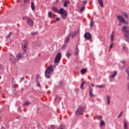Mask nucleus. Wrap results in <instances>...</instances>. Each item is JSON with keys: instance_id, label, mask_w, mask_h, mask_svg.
<instances>
[{"instance_id": "1a4fd4ad", "label": "nucleus", "mask_w": 129, "mask_h": 129, "mask_svg": "<svg viewBox=\"0 0 129 129\" xmlns=\"http://www.w3.org/2000/svg\"><path fill=\"white\" fill-rule=\"evenodd\" d=\"M26 23H27L28 26L30 27H33L34 26V21L31 18H29L27 20H26Z\"/></svg>"}, {"instance_id": "7c9ffc66", "label": "nucleus", "mask_w": 129, "mask_h": 129, "mask_svg": "<svg viewBox=\"0 0 129 129\" xmlns=\"http://www.w3.org/2000/svg\"><path fill=\"white\" fill-rule=\"evenodd\" d=\"M126 73H127V80H129V70H128V69H126Z\"/></svg>"}, {"instance_id": "e433bc0d", "label": "nucleus", "mask_w": 129, "mask_h": 129, "mask_svg": "<svg viewBox=\"0 0 129 129\" xmlns=\"http://www.w3.org/2000/svg\"><path fill=\"white\" fill-rule=\"evenodd\" d=\"M38 34V32H32L31 34V36H35V35H37Z\"/></svg>"}, {"instance_id": "5fc2aeb1", "label": "nucleus", "mask_w": 129, "mask_h": 129, "mask_svg": "<svg viewBox=\"0 0 129 129\" xmlns=\"http://www.w3.org/2000/svg\"><path fill=\"white\" fill-rule=\"evenodd\" d=\"M1 68H3V66L0 64V69H1Z\"/></svg>"}, {"instance_id": "603ef678", "label": "nucleus", "mask_w": 129, "mask_h": 129, "mask_svg": "<svg viewBox=\"0 0 129 129\" xmlns=\"http://www.w3.org/2000/svg\"><path fill=\"white\" fill-rule=\"evenodd\" d=\"M91 86H92L93 87H94V84H91Z\"/></svg>"}, {"instance_id": "b1692460", "label": "nucleus", "mask_w": 129, "mask_h": 129, "mask_svg": "<svg viewBox=\"0 0 129 129\" xmlns=\"http://www.w3.org/2000/svg\"><path fill=\"white\" fill-rule=\"evenodd\" d=\"M31 7L32 11H35V4L34 2L31 3Z\"/></svg>"}, {"instance_id": "8fccbe9b", "label": "nucleus", "mask_w": 129, "mask_h": 129, "mask_svg": "<svg viewBox=\"0 0 129 129\" xmlns=\"http://www.w3.org/2000/svg\"><path fill=\"white\" fill-rule=\"evenodd\" d=\"M60 20V19H59V18H56V21H57L58 22V21H59Z\"/></svg>"}, {"instance_id": "864d4df0", "label": "nucleus", "mask_w": 129, "mask_h": 129, "mask_svg": "<svg viewBox=\"0 0 129 129\" xmlns=\"http://www.w3.org/2000/svg\"><path fill=\"white\" fill-rule=\"evenodd\" d=\"M127 86L128 87V89L129 90V83H128V84L127 85Z\"/></svg>"}, {"instance_id": "bf43d9fd", "label": "nucleus", "mask_w": 129, "mask_h": 129, "mask_svg": "<svg viewBox=\"0 0 129 129\" xmlns=\"http://www.w3.org/2000/svg\"><path fill=\"white\" fill-rule=\"evenodd\" d=\"M19 0H18L17 1V3L19 4Z\"/></svg>"}, {"instance_id": "6e6d98bb", "label": "nucleus", "mask_w": 129, "mask_h": 129, "mask_svg": "<svg viewBox=\"0 0 129 129\" xmlns=\"http://www.w3.org/2000/svg\"><path fill=\"white\" fill-rule=\"evenodd\" d=\"M62 83H63V82H62V81L59 82V84H62Z\"/></svg>"}, {"instance_id": "4d7b16f0", "label": "nucleus", "mask_w": 129, "mask_h": 129, "mask_svg": "<svg viewBox=\"0 0 129 129\" xmlns=\"http://www.w3.org/2000/svg\"><path fill=\"white\" fill-rule=\"evenodd\" d=\"M51 129H54V127L53 126V125H51Z\"/></svg>"}, {"instance_id": "a19ab883", "label": "nucleus", "mask_w": 129, "mask_h": 129, "mask_svg": "<svg viewBox=\"0 0 129 129\" xmlns=\"http://www.w3.org/2000/svg\"><path fill=\"white\" fill-rule=\"evenodd\" d=\"M84 9H85V7H81L80 8V12H81V13H82V12H83V11H84Z\"/></svg>"}, {"instance_id": "f03ea898", "label": "nucleus", "mask_w": 129, "mask_h": 129, "mask_svg": "<svg viewBox=\"0 0 129 129\" xmlns=\"http://www.w3.org/2000/svg\"><path fill=\"white\" fill-rule=\"evenodd\" d=\"M58 14H60L62 19H63V20H66L68 13H67V11L64 10V9L60 8L58 11Z\"/></svg>"}, {"instance_id": "2f4dec72", "label": "nucleus", "mask_w": 129, "mask_h": 129, "mask_svg": "<svg viewBox=\"0 0 129 129\" xmlns=\"http://www.w3.org/2000/svg\"><path fill=\"white\" fill-rule=\"evenodd\" d=\"M123 16H124V18H125L126 19H128V16L127 15V13H123Z\"/></svg>"}, {"instance_id": "de8ad7c7", "label": "nucleus", "mask_w": 129, "mask_h": 129, "mask_svg": "<svg viewBox=\"0 0 129 129\" xmlns=\"http://www.w3.org/2000/svg\"><path fill=\"white\" fill-rule=\"evenodd\" d=\"M30 0H24V3H25V4H27V3H28V2H29Z\"/></svg>"}, {"instance_id": "f8f14e48", "label": "nucleus", "mask_w": 129, "mask_h": 129, "mask_svg": "<svg viewBox=\"0 0 129 129\" xmlns=\"http://www.w3.org/2000/svg\"><path fill=\"white\" fill-rule=\"evenodd\" d=\"M128 122H127V121H126V120H124L123 121V127L124 129H128Z\"/></svg>"}, {"instance_id": "49530a36", "label": "nucleus", "mask_w": 129, "mask_h": 129, "mask_svg": "<svg viewBox=\"0 0 129 129\" xmlns=\"http://www.w3.org/2000/svg\"><path fill=\"white\" fill-rule=\"evenodd\" d=\"M83 3V5H86V4H87V0L84 1Z\"/></svg>"}, {"instance_id": "0eeeda50", "label": "nucleus", "mask_w": 129, "mask_h": 129, "mask_svg": "<svg viewBox=\"0 0 129 129\" xmlns=\"http://www.w3.org/2000/svg\"><path fill=\"white\" fill-rule=\"evenodd\" d=\"M61 53L58 52L54 58V63H59L60 62V60H61Z\"/></svg>"}, {"instance_id": "3c124183", "label": "nucleus", "mask_w": 129, "mask_h": 129, "mask_svg": "<svg viewBox=\"0 0 129 129\" xmlns=\"http://www.w3.org/2000/svg\"><path fill=\"white\" fill-rule=\"evenodd\" d=\"M15 82V79L13 78L12 79V83H14Z\"/></svg>"}, {"instance_id": "20e7f679", "label": "nucleus", "mask_w": 129, "mask_h": 129, "mask_svg": "<svg viewBox=\"0 0 129 129\" xmlns=\"http://www.w3.org/2000/svg\"><path fill=\"white\" fill-rule=\"evenodd\" d=\"M84 112V107H79L76 111V114L77 115H81Z\"/></svg>"}, {"instance_id": "79ce46f5", "label": "nucleus", "mask_w": 129, "mask_h": 129, "mask_svg": "<svg viewBox=\"0 0 129 129\" xmlns=\"http://www.w3.org/2000/svg\"><path fill=\"white\" fill-rule=\"evenodd\" d=\"M25 80V77H22L20 81V83H22V81H24Z\"/></svg>"}, {"instance_id": "5701e85b", "label": "nucleus", "mask_w": 129, "mask_h": 129, "mask_svg": "<svg viewBox=\"0 0 129 129\" xmlns=\"http://www.w3.org/2000/svg\"><path fill=\"white\" fill-rule=\"evenodd\" d=\"M116 74H117V71H115L113 73V74L111 75L110 77L111 78H113L114 77H115L116 76Z\"/></svg>"}, {"instance_id": "c756f323", "label": "nucleus", "mask_w": 129, "mask_h": 129, "mask_svg": "<svg viewBox=\"0 0 129 129\" xmlns=\"http://www.w3.org/2000/svg\"><path fill=\"white\" fill-rule=\"evenodd\" d=\"M29 17H28V16H23L22 17V19L23 20V21H25V20H26V21H28V19H29Z\"/></svg>"}, {"instance_id": "052dcab7", "label": "nucleus", "mask_w": 129, "mask_h": 129, "mask_svg": "<svg viewBox=\"0 0 129 129\" xmlns=\"http://www.w3.org/2000/svg\"><path fill=\"white\" fill-rule=\"evenodd\" d=\"M2 129H5V127H2Z\"/></svg>"}, {"instance_id": "412c9836", "label": "nucleus", "mask_w": 129, "mask_h": 129, "mask_svg": "<svg viewBox=\"0 0 129 129\" xmlns=\"http://www.w3.org/2000/svg\"><path fill=\"white\" fill-rule=\"evenodd\" d=\"M89 94L90 97H93L94 96V94H92V89L91 88H90Z\"/></svg>"}, {"instance_id": "7ed1b4c3", "label": "nucleus", "mask_w": 129, "mask_h": 129, "mask_svg": "<svg viewBox=\"0 0 129 129\" xmlns=\"http://www.w3.org/2000/svg\"><path fill=\"white\" fill-rule=\"evenodd\" d=\"M58 14H60L62 19H63V20H66L68 13H67V11L64 10V9L60 8L58 11Z\"/></svg>"}, {"instance_id": "a878e982", "label": "nucleus", "mask_w": 129, "mask_h": 129, "mask_svg": "<svg viewBox=\"0 0 129 129\" xmlns=\"http://www.w3.org/2000/svg\"><path fill=\"white\" fill-rule=\"evenodd\" d=\"M17 58L18 60H19V59H21L22 58V54L19 53L16 55Z\"/></svg>"}, {"instance_id": "aec40b11", "label": "nucleus", "mask_w": 129, "mask_h": 129, "mask_svg": "<svg viewBox=\"0 0 129 129\" xmlns=\"http://www.w3.org/2000/svg\"><path fill=\"white\" fill-rule=\"evenodd\" d=\"M35 45L37 47H40L42 45V42L41 41H36Z\"/></svg>"}, {"instance_id": "c85d7f7f", "label": "nucleus", "mask_w": 129, "mask_h": 129, "mask_svg": "<svg viewBox=\"0 0 129 129\" xmlns=\"http://www.w3.org/2000/svg\"><path fill=\"white\" fill-rule=\"evenodd\" d=\"M52 15H53V13L51 12H49L48 13V18H50V19H52Z\"/></svg>"}, {"instance_id": "680f3d73", "label": "nucleus", "mask_w": 129, "mask_h": 129, "mask_svg": "<svg viewBox=\"0 0 129 129\" xmlns=\"http://www.w3.org/2000/svg\"><path fill=\"white\" fill-rule=\"evenodd\" d=\"M56 3H58V2H59V1L58 0H56Z\"/></svg>"}, {"instance_id": "72a5a7b5", "label": "nucleus", "mask_w": 129, "mask_h": 129, "mask_svg": "<svg viewBox=\"0 0 129 129\" xmlns=\"http://www.w3.org/2000/svg\"><path fill=\"white\" fill-rule=\"evenodd\" d=\"M97 117L98 120H102V116L98 115Z\"/></svg>"}, {"instance_id": "c9c22d12", "label": "nucleus", "mask_w": 129, "mask_h": 129, "mask_svg": "<svg viewBox=\"0 0 129 129\" xmlns=\"http://www.w3.org/2000/svg\"><path fill=\"white\" fill-rule=\"evenodd\" d=\"M66 44L62 45L61 46V50H65V49H66Z\"/></svg>"}, {"instance_id": "393cba45", "label": "nucleus", "mask_w": 129, "mask_h": 129, "mask_svg": "<svg viewBox=\"0 0 129 129\" xmlns=\"http://www.w3.org/2000/svg\"><path fill=\"white\" fill-rule=\"evenodd\" d=\"M110 97H109V96L107 95V104L108 105H109V104H110Z\"/></svg>"}, {"instance_id": "f257e3e1", "label": "nucleus", "mask_w": 129, "mask_h": 129, "mask_svg": "<svg viewBox=\"0 0 129 129\" xmlns=\"http://www.w3.org/2000/svg\"><path fill=\"white\" fill-rule=\"evenodd\" d=\"M52 72H53V66H50L45 71V77H46L48 79L51 78V77L52 76Z\"/></svg>"}, {"instance_id": "bb28decb", "label": "nucleus", "mask_w": 129, "mask_h": 129, "mask_svg": "<svg viewBox=\"0 0 129 129\" xmlns=\"http://www.w3.org/2000/svg\"><path fill=\"white\" fill-rule=\"evenodd\" d=\"M81 73L83 75L85 74V73H86V70L85 69H82L81 70Z\"/></svg>"}, {"instance_id": "f704fd0d", "label": "nucleus", "mask_w": 129, "mask_h": 129, "mask_svg": "<svg viewBox=\"0 0 129 129\" xmlns=\"http://www.w3.org/2000/svg\"><path fill=\"white\" fill-rule=\"evenodd\" d=\"M94 25V22H93V20H91L90 22V26L91 27H93Z\"/></svg>"}, {"instance_id": "dca6fc26", "label": "nucleus", "mask_w": 129, "mask_h": 129, "mask_svg": "<svg viewBox=\"0 0 129 129\" xmlns=\"http://www.w3.org/2000/svg\"><path fill=\"white\" fill-rule=\"evenodd\" d=\"M68 5H70V1H67L63 4V7H68Z\"/></svg>"}, {"instance_id": "2eb2a0df", "label": "nucleus", "mask_w": 129, "mask_h": 129, "mask_svg": "<svg viewBox=\"0 0 129 129\" xmlns=\"http://www.w3.org/2000/svg\"><path fill=\"white\" fill-rule=\"evenodd\" d=\"M98 3L100 6V7H101V8H103V1L102 0H98Z\"/></svg>"}, {"instance_id": "ddd939ff", "label": "nucleus", "mask_w": 129, "mask_h": 129, "mask_svg": "<svg viewBox=\"0 0 129 129\" xmlns=\"http://www.w3.org/2000/svg\"><path fill=\"white\" fill-rule=\"evenodd\" d=\"M78 54H79V49L78 48V46H76L74 55H75V56H77Z\"/></svg>"}, {"instance_id": "39448f33", "label": "nucleus", "mask_w": 129, "mask_h": 129, "mask_svg": "<svg viewBox=\"0 0 129 129\" xmlns=\"http://www.w3.org/2000/svg\"><path fill=\"white\" fill-rule=\"evenodd\" d=\"M116 17L118 21H120V23H122V24H125V25H127V24H128V22H127V21L124 20V19L123 18L122 16L116 15Z\"/></svg>"}, {"instance_id": "a211bd4d", "label": "nucleus", "mask_w": 129, "mask_h": 129, "mask_svg": "<svg viewBox=\"0 0 129 129\" xmlns=\"http://www.w3.org/2000/svg\"><path fill=\"white\" fill-rule=\"evenodd\" d=\"M51 9L53 12H55V13H58V14H59V11H58L57 8L53 7L51 8Z\"/></svg>"}, {"instance_id": "13d9d810", "label": "nucleus", "mask_w": 129, "mask_h": 129, "mask_svg": "<svg viewBox=\"0 0 129 129\" xmlns=\"http://www.w3.org/2000/svg\"><path fill=\"white\" fill-rule=\"evenodd\" d=\"M118 26H121V23L118 24Z\"/></svg>"}, {"instance_id": "6e6552de", "label": "nucleus", "mask_w": 129, "mask_h": 129, "mask_svg": "<svg viewBox=\"0 0 129 129\" xmlns=\"http://www.w3.org/2000/svg\"><path fill=\"white\" fill-rule=\"evenodd\" d=\"M84 38L87 41H89L92 39V36L89 32H86L84 34Z\"/></svg>"}, {"instance_id": "37998d69", "label": "nucleus", "mask_w": 129, "mask_h": 129, "mask_svg": "<svg viewBox=\"0 0 129 129\" xmlns=\"http://www.w3.org/2000/svg\"><path fill=\"white\" fill-rule=\"evenodd\" d=\"M40 82H39V81H38V80H37V86L38 87H40Z\"/></svg>"}, {"instance_id": "9d476101", "label": "nucleus", "mask_w": 129, "mask_h": 129, "mask_svg": "<svg viewBox=\"0 0 129 129\" xmlns=\"http://www.w3.org/2000/svg\"><path fill=\"white\" fill-rule=\"evenodd\" d=\"M110 39H111V44L110 45L109 48L110 49H111V48H112V47L113 46V43H112V42H113V32H112Z\"/></svg>"}, {"instance_id": "4c0bfd02", "label": "nucleus", "mask_w": 129, "mask_h": 129, "mask_svg": "<svg viewBox=\"0 0 129 129\" xmlns=\"http://www.w3.org/2000/svg\"><path fill=\"white\" fill-rule=\"evenodd\" d=\"M11 36H12V32L9 33V34L6 36V38L9 39V38H11Z\"/></svg>"}, {"instance_id": "0e129e2a", "label": "nucleus", "mask_w": 129, "mask_h": 129, "mask_svg": "<svg viewBox=\"0 0 129 129\" xmlns=\"http://www.w3.org/2000/svg\"><path fill=\"white\" fill-rule=\"evenodd\" d=\"M48 129H50V128H48Z\"/></svg>"}, {"instance_id": "09e8293b", "label": "nucleus", "mask_w": 129, "mask_h": 129, "mask_svg": "<svg viewBox=\"0 0 129 129\" xmlns=\"http://www.w3.org/2000/svg\"><path fill=\"white\" fill-rule=\"evenodd\" d=\"M25 105H29V102H25L24 103Z\"/></svg>"}, {"instance_id": "58836bf2", "label": "nucleus", "mask_w": 129, "mask_h": 129, "mask_svg": "<svg viewBox=\"0 0 129 129\" xmlns=\"http://www.w3.org/2000/svg\"><path fill=\"white\" fill-rule=\"evenodd\" d=\"M57 129H64V125L60 124V126Z\"/></svg>"}, {"instance_id": "f3484780", "label": "nucleus", "mask_w": 129, "mask_h": 129, "mask_svg": "<svg viewBox=\"0 0 129 129\" xmlns=\"http://www.w3.org/2000/svg\"><path fill=\"white\" fill-rule=\"evenodd\" d=\"M15 60H16V57L12 54L10 55V61L13 62L14 61H15Z\"/></svg>"}, {"instance_id": "ea45409f", "label": "nucleus", "mask_w": 129, "mask_h": 129, "mask_svg": "<svg viewBox=\"0 0 129 129\" xmlns=\"http://www.w3.org/2000/svg\"><path fill=\"white\" fill-rule=\"evenodd\" d=\"M121 63L123 64V68H124V67H125V61H124V60H121Z\"/></svg>"}, {"instance_id": "9b49d317", "label": "nucleus", "mask_w": 129, "mask_h": 129, "mask_svg": "<svg viewBox=\"0 0 129 129\" xmlns=\"http://www.w3.org/2000/svg\"><path fill=\"white\" fill-rule=\"evenodd\" d=\"M76 35H77V31H74V32H72L71 31L70 33V36H71L73 38L74 37H75V36H76Z\"/></svg>"}, {"instance_id": "473e14b6", "label": "nucleus", "mask_w": 129, "mask_h": 129, "mask_svg": "<svg viewBox=\"0 0 129 129\" xmlns=\"http://www.w3.org/2000/svg\"><path fill=\"white\" fill-rule=\"evenodd\" d=\"M105 86V85H97L96 86L97 87H98L99 88H102Z\"/></svg>"}, {"instance_id": "e2e57ef3", "label": "nucleus", "mask_w": 129, "mask_h": 129, "mask_svg": "<svg viewBox=\"0 0 129 129\" xmlns=\"http://www.w3.org/2000/svg\"><path fill=\"white\" fill-rule=\"evenodd\" d=\"M14 92H16V90H14Z\"/></svg>"}, {"instance_id": "4be33fe9", "label": "nucleus", "mask_w": 129, "mask_h": 129, "mask_svg": "<svg viewBox=\"0 0 129 129\" xmlns=\"http://www.w3.org/2000/svg\"><path fill=\"white\" fill-rule=\"evenodd\" d=\"M69 38H70V36L68 35L66 37V39L64 40L65 44H67L69 41Z\"/></svg>"}, {"instance_id": "cd10ccee", "label": "nucleus", "mask_w": 129, "mask_h": 129, "mask_svg": "<svg viewBox=\"0 0 129 129\" xmlns=\"http://www.w3.org/2000/svg\"><path fill=\"white\" fill-rule=\"evenodd\" d=\"M105 125V123L104 122V121L101 120L100 123V126H103V125Z\"/></svg>"}, {"instance_id": "a18cd8bd", "label": "nucleus", "mask_w": 129, "mask_h": 129, "mask_svg": "<svg viewBox=\"0 0 129 129\" xmlns=\"http://www.w3.org/2000/svg\"><path fill=\"white\" fill-rule=\"evenodd\" d=\"M66 56L68 57H70V56H71V54L69 53H66Z\"/></svg>"}, {"instance_id": "423d86ee", "label": "nucleus", "mask_w": 129, "mask_h": 129, "mask_svg": "<svg viewBox=\"0 0 129 129\" xmlns=\"http://www.w3.org/2000/svg\"><path fill=\"white\" fill-rule=\"evenodd\" d=\"M28 42L27 40H23V42H22V49L23 51H24L25 53H26V51H27V49L28 48Z\"/></svg>"}, {"instance_id": "6ab92c4d", "label": "nucleus", "mask_w": 129, "mask_h": 129, "mask_svg": "<svg viewBox=\"0 0 129 129\" xmlns=\"http://www.w3.org/2000/svg\"><path fill=\"white\" fill-rule=\"evenodd\" d=\"M85 84V82H83L81 83L80 85V88L81 89H82V90H84V85Z\"/></svg>"}, {"instance_id": "c03bdc74", "label": "nucleus", "mask_w": 129, "mask_h": 129, "mask_svg": "<svg viewBox=\"0 0 129 129\" xmlns=\"http://www.w3.org/2000/svg\"><path fill=\"white\" fill-rule=\"evenodd\" d=\"M121 115H122V111L120 112L119 115L118 116V118H119V117L121 116Z\"/></svg>"}, {"instance_id": "4468645a", "label": "nucleus", "mask_w": 129, "mask_h": 129, "mask_svg": "<svg viewBox=\"0 0 129 129\" xmlns=\"http://www.w3.org/2000/svg\"><path fill=\"white\" fill-rule=\"evenodd\" d=\"M122 51L125 52V53H128V49H127V47L125 45H123L122 47Z\"/></svg>"}]
</instances>
